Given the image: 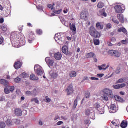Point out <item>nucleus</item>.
I'll list each match as a JSON object with an SVG mask.
<instances>
[{"label": "nucleus", "instance_id": "nucleus-26", "mask_svg": "<svg viewBox=\"0 0 128 128\" xmlns=\"http://www.w3.org/2000/svg\"><path fill=\"white\" fill-rule=\"evenodd\" d=\"M44 72L42 68H39L37 69L36 73L38 76H42V74H44Z\"/></svg>", "mask_w": 128, "mask_h": 128}, {"label": "nucleus", "instance_id": "nucleus-27", "mask_svg": "<svg viewBox=\"0 0 128 128\" xmlns=\"http://www.w3.org/2000/svg\"><path fill=\"white\" fill-rule=\"evenodd\" d=\"M122 128H126L128 127V122L126 120H123L120 124Z\"/></svg>", "mask_w": 128, "mask_h": 128}, {"label": "nucleus", "instance_id": "nucleus-4", "mask_svg": "<svg viewBox=\"0 0 128 128\" xmlns=\"http://www.w3.org/2000/svg\"><path fill=\"white\" fill-rule=\"evenodd\" d=\"M67 92V96H70L74 92V85L72 84H71L66 90Z\"/></svg>", "mask_w": 128, "mask_h": 128}, {"label": "nucleus", "instance_id": "nucleus-40", "mask_svg": "<svg viewBox=\"0 0 128 128\" xmlns=\"http://www.w3.org/2000/svg\"><path fill=\"white\" fill-rule=\"evenodd\" d=\"M104 6V3L100 2L98 4V8H102Z\"/></svg>", "mask_w": 128, "mask_h": 128}, {"label": "nucleus", "instance_id": "nucleus-33", "mask_svg": "<svg viewBox=\"0 0 128 128\" xmlns=\"http://www.w3.org/2000/svg\"><path fill=\"white\" fill-rule=\"evenodd\" d=\"M56 42H58L62 40V36L60 35L56 34L54 37Z\"/></svg>", "mask_w": 128, "mask_h": 128}, {"label": "nucleus", "instance_id": "nucleus-31", "mask_svg": "<svg viewBox=\"0 0 128 128\" xmlns=\"http://www.w3.org/2000/svg\"><path fill=\"white\" fill-rule=\"evenodd\" d=\"M96 27L98 30H104V25L100 24V22L96 24Z\"/></svg>", "mask_w": 128, "mask_h": 128}, {"label": "nucleus", "instance_id": "nucleus-14", "mask_svg": "<svg viewBox=\"0 0 128 128\" xmlns=\"http://www.w3.org/2000/svg\"><path fill=\"white\" fill-rule=\"evenodd\" d=\"M54 58L56 60H60L62 58V55L60 52H57L54 54Z\"/></svg>", "mask_w": 128, "mask_h": 128}, {"label": "nucleus", "instance_id": "nucleus-10", "mask_svg": "<svg viewBox=\"0 0 128 128\" xmlns=\"http://www.w3.org/2000/svg\"><path fill=\"white\" fill-rule=\"evenodd\" d=\"M14 114L17 116H22V111L19 108H16L14 110Z\"/></svg>", "mask_w": 128, "mask_h": 128}, {"label": "nucleus", "instance_id": "nucleus-49", "mask_svg": "<svg viewBox=\"0 0 128 128\" xmlns=\"http://www.w3.org/2000/svg\"><path fill=\"white\" fill-rule=\"evenodd\" d=\"M15 82H16L17 84H20V82H22V79L20 78H17L15 79Z\"/></svg>", "mask_w": 128, "mask_h": 128}, {"label": "nucleus", "instance_id": "nucleus-17", "mask_svg": "<svg viewBox=\"0 0 128 128\" xmlns=\"http://www.w3.org/2000/svg\"><path fill=\"white\" fill-rule=\"evenodd\" d=\"M0 84H3V86H4L6 88H8V84H10L8 82L4 79L0 80Z\"/></svg>", "mask_w": 128, "mask_h": 128}, {"label": "nucleus", "instance_id": "nucleus-23", "mask_svg": "<svg viewBox=\"0 0 128 128\" xmlns=\"http://www.w3.org/2000/svg\"><path fill=\"white\" fill-rule=\"evenodd\" d=\"M70 30H72V32H76V28L75 24H70Z\"/></svg>", "mask_w": 128, "mask_h": 128}, {"label": "nucleus", "instance_id": "nucleus-47", "mask_svg": "<svg viewBox=\"0 0 128 128\" xmlns=\"http://www.w3.org/2000/svg\"><path fill=\"white\" fill-rule=\"evenodd\" d=\"M77 106H78V98H76L74 102V105L73 106V108H76Z\"/></svg>", "mask_w": 128, "mask_h": 128}, {"label": "nucleus", "instance_id": "nucleus-29", "mask_svg": "<svg viewBox=\"0 0 128 128\" xmlns=\"http://www.w3.org/2000/svg\"><path fill=\"white\" fill-rule=\"evenodd\" d=\"M118 32H124L125 34H128V31L125 28H122L118 30Z\"/></svg>", "mask_w": 128, "mask_h": 128}, {"label": "nucleus", "instance_id": "nucleus-41", "mask_svg": "<svg viewBox=\"0 0 128 128\" xmlns=\"http://www.w3.org/2000/svg\"><path fill=\"white\" fill-rule=\"evenodd\" d=\"M36 34L39 36H42V30L38 29L36 30Z\"/></svg>", "mask_w": 128, "mask_h": 128}, {"label": "nucleus", "instance_id": "nucleus-39", "mask_svg": "<svg viewBox=\"0 0 128 128\" xmlns=\"http://www.w3.org/2000/svg\"><path fill=\"white\" fill-rule=\"evenodd\" d=\"M112 22H113L114 24H120V22H118V20H117L116 18H112Z\"/></svg>", "mask_w": 128, "mask_h": 128}, {"label": "nucleus", "instance_id": "nucleus-35", "mask_svg": "<svg viewBox=\"0 0 128 128\" xmlns=\"http://www.w3.org/2000/svg\"><path fill=\"white\" fill-rule=\"evenodd\" d=\"M126 82V79L124 78H122L120 79L118 81L116 82V84H122L124 82Z\"/></svg>", "mask_w": 128, "mask_h": 128}, {"label": "nucleus", "instance_id": "nucleus-16", "mask_svg": "<svg viewBox=\"0 0 128 128\" xmlns=\"http://www.w3.org/2000/svg\"><path fill=\"white\" fill-rule=\"evenodd\" d=\"M94 110V108H88L85 110V114L87 116H90V114H92V111Z\"/></svg>", "mask_w": 128, "mask_h": 128}, {"label": "nucleus", "instance_id": "nucleus-43", "mask_svg": "<svg viewBox=\"0 0 128 128\" xmlns=\"http://www.w3.org/2000/svg\"><path fill=\"white\" fill-rule=\"evenodd\" d=\"M4 92L6 94H8L10 93V89L6 87V88H4Z\"/></svg>", "mask_w": 128, "mask_h": 128}, {"label": "nucleus", "instance_id": "nucleus-38", "mask_svg": "<svg viewBox=\"0 0 128 128\" xmlns=\"http://www.w3.org/2000/svg\"><path fill=\"white\" fill-rule=\"evenodd\" d=\"M102 98H103L104 100H106V102H108V95L105 94L102 95Z\"/></svg>", "mask_w": 128, "mask_h": 128}, {"label": "nucleus", "instance_id": "nucleus-11", "mask_svg": "<svg viewBox=\"0 0 128 128\" xmlns=\"http://www.w3.org/2000/svg\"><path fill=\"white\" fill-rule=\"evenodd\" d=\"M45 60L47 64H49V66H54V61L51 60L50 57H47Z\"/></svg>", "mask_w": 128, "mask_h": 128}, {"label": "nucleus", "instance_id": "nucleus-13", "mask_svg": "<svg viewBox=\"0 0 128 128\" xmlns=\"http://www.w3.org/2000/svg\"><path fill=\"white\" fill-rule=\"evenodd\" d=\"M88 12H83L81 13L80 18L82 20H86L88 18Z\"/></svg>", "mask_w": 128, "mask_h": 128}, {"label": "nucleus", "instance_id": "nucleus-28", "mask_svg": "<svg viewBox=\"0 0 128 128\" xmlns=\"http://www.w3.org/2000/svg\"><path fill=\"white\" fill-rule=\"evenodd\" d=\"M99 16H104V18H106V16H108V14H106V11L103 10L99 12Z\"/></svg>", "mask_w": 128, "mask_h": 128}, {"label": "nucleus", "instance_id": "nucleus-2", "mask_svg": "<svg viewBox=\"0 0 128 128\" xmlns=\"http://www.w3.org/2000/svg\"><path fill=\"white\" fill-rule=\"evenodd\" d=\"M89 34L90 36H92V38H100L101 36L100 33L94 26H91L89 28Z\"/></svg>", "mask_w": 128, "mask_h": 128}, {"label": "nucleus", "instance_id": "nucleus-22", "mask_svg": "<svg viewBox=\"0 0 128 128\" xmlns=\"http://www.w3.org/2000/svg\"><path fill=\"white\" fill-rule=\"evenodd\" d=\"M110 126L112 128H118L120 125L116 122V121H112L110 124Z\"/></svg>", "mask_w": 128, "mask_h": 128}, {"label": "nucleus", "instance_id": "nucleus-61", "mask_svg": "<svg viewBox=\"0 0 128 128\" xmlns=\"http://www.w3.org/2000/svg\"><path fill=\"white\" fill-rule=\"evenodd\" d=\"M106 26L107 28L110 29V28H112V24H108L106 25Z\"/></svg>", "mask_w": 128, "mask_h": 128}, {"label": "nucleus", "instance_id": "nucleus-45", "mask_svg": "<svg viewBox=\"0 0 128 128\" xmlns=\"http://www.w3.org/2000/svg\"><path fill=\"white\" fill-rule=\"evenodd\" d=\"M94 44L95 46H100V40L98 39H95L94 40Z\"/></svg>", "mask_w": 128, "mask_h": 128}, {"label": "nucleus", "instance_id": "nucleus-21", "mask_svg": "<svg viewBox=\"0 0 128 128\" xmlns=\"http://www.w3.org/2000/svg\"><path fill=\"white\" fill-rule=\"evenodd\" d=\"M6 124L8 126H14V124L12 122V120L10 118H8V120L6 121Z\"/></svg>", "mask_w": 128, "mask_h": 128}, {"label": "nucleus", "instance_id": "nucleus-3", "mask_svg": "<svg viewBox=\"0 0 128 128\" xmlns=\"http://www.w3.org/2000/svg\"><path fill=\"white\" fill-rule=\"evenodd\" d=\"M108 54L110 56L117 58H120V56H122V52L118 50H110L108 52Z\"/></svg>", "mask_w": 128, "mask_h": 128}, {"label": "nucleus", "instance_id": "nucleus-46", "mask_svg": "<svg viewBox=\"0 0 128 128\" xmlns=\"http://www.w3.org/2000/svg\"><path fill=\"white\" fill-rule=\"evenodd\" d=\"M2 12H4V7L0 5V17L2 16Z\"/></svg>", "mask_w": 128, "mask_h": 128}, {"label": "nucleus", "instance_id": "nucleus-19", "mask_svg": "<svg viewBox=\"0 0 128 128\" xmlns=\"http://www.w3.org/2000/svg\"><path fill=\"white\" fill-rule=\"evenodd\" d=\"M62 52L64 54L68 56V47L66 46H63L62 48Z\"/></svg>", "mask_w": 128, "mask_h": 128}, {"label": "nucleus", "instance_id": "nucleus-37", "mask_svg": "<svg viewBox=\"0 0 128 128\" xmlns=\"http://www.w3.org/2000/svg\"><path fill=\"white\" fill-rule=\"evenodd\" d=\"M20 76L21 78H28V75L26 72L22 73Z\"/></svg>", "mask_w": 128, "mask_h": 128}, {"label": "nucleus", "instance_id": "nucleus-63", "mask_svg": "<svg viewBox=\"0 0 128 128\" xmlns=\"http://www.w3.org/2000/svg\"><path fill=\"white\" fill-rule=\"evenodd\" d=\"M4 38H0V44H2L4 43Z\"/></svg>", "mask_w": 128, "mask_h": 128}, {"label": "nucleus", "instance_id": "nucleus-50", "mask_svg": "<svg viewBox=\"0 0 128 128\" xmlns=\"http://www.w3.org/2000/svg\"><path fill=\"white\" fill-rule=\"evenodd\" d=\"M31 102H34L36 104H39L40 101H38V100L37 99V98H32L31 100Z\"/></svg>", "mask_w": 128, "mask_h": 128}, {"label": "nucleus", "instance_id": "nucleus-32", "mask_svg": "<svg viewBox=\"0 0 128 128\" xmlns=\"http://www.w3.org/2000/svg\"><path fill=\"white\" fill-rule=\"evenodd\" d=\"M1 30L4 32H6L8 31V26L3 24L1 26Z\"/></svg>", "mask_w": 128, "mask_h": 128}, {"label": "nucleus", "instance_id": "nucleus-44", "mask_svg": "<svg viewBox=\"0 0 128 128\" xmlns=\"http://www.w3.org/2000/svg\"><path fill=\"white\" fill-rule=\"evenodd\" d=\"M85 98H90V92H86L85 94Z\"/></svg>", "mask_w": 128, "mask_h": 128}, {"label": "nucleus", "instance_id": "nucleus-18", "mask_svg": "<svg viewBox=\"0 0 128 128\" xmlns=\"http://www.w3.org/2000/svg\"><path fill=\"white\" fill-rule=\"evenodd\" d=\"M98 68L100 70H106L107 68H110V65H108L106 66V64H104L102 66H98Z\"/></svg>", "mask_w": 128, "mask_h": 128}, {"label": "nucleus", "instance_id": "nucleus-6", "mask_svg": "<svg viewBox=\"0 0 128 128\" xmlns=\"http://www.w3.org/2000/svg\"><path fill=\"white\" fill-rule=\"evenodd\" d=\"M104 92L105 94L108 95L109 98H114V94L112 93V90L106 88L104 90Z\"/></svg>", "mask_w": 128, "mask_h": 128}, {"label": "nucleus", "instance_id": "nucleus-25", "mask_svg": "<svg viewBox=\"0 0 128 128\" xmlns=\"http://www.w3.org/2000/svg\"><path fill=\"white\" fill-rule=\"evenodd\" d=\"M50 74L52 78L56 79L58 78V74H56V72H54V71L52 70L50 72Z\"/></svg>", "mask_w": 128, "mask_h": 128}, {"label": "nucleus", "instance_id": "nucleus-36", "mask_svg": "<svg viewBox=\"0 0 128 128\" xmlns=\"http://www.w3.org/2000/svg\"><path fill=\"white\" fill-rule=\"evenodd\" d=\"M115 100H117V102H122V100H124L122 98L118 96H115Z\"/></svg>", "mask_w": 128, "mask_h": 128}, {"label": "nucleus", "instance_id": "nucleus-15", "mask_svg": "<svg viewBox=\"0 0 128 128\" xmlns=\"http://www.w3.org/2000/svg\"><path fill=\"white\" fill-rule=\"evenodd\" d=\"M22 63L20 62H15L14 65V68H16V70H20V68H22Z\"/></svg>", "mask_w": 128, "mask_h": 128}, {"label": "nucleus", "instance_id": "nucleus-58", "mask_svg": "<svg viewBox=\"0 0 128 128\" xmlns=\"http://www.w3.org/2000/svg\"><path fill=\"white\" fill-rule=\"evenodd\" d=\"M90 80H100V79L98 78H95V77H92L90 78Z\"/></svg>", "mask_w": 128, "mask_h": 128}, {"label": "nucleus", "instance_id": "nucleus-34", "mask_svg": "<svg viewBox=\"0 0 128 128\" xmlns=\"http://www.w3.org/2000/svg\"><path fill=\"white\" fill-rule=\"evenodd\" d=\"M76 76H77L76 72L74 71H72L71 72H70V78H76Z\"/></svg>", "mask_w": 128, "mask_h": 128}, {"label": "nucleus", "instance_id": "nucleus-62", "mask_svg": "<svg viewBox=\"0 0 128 128\" xmlns=\"http://www.w3.org/2000/svg\"><path fill=\"white\" fill-rule=\"evenodd\" d=\"M26 94H27V96H32V93L30 91H28L26 92Z\"/></svg>", "mask_w": 128, "mask_h": 128}, {"label": "nucleus", "instance_id": "nucleus-64", "mask_svg": "<svg viewBox=\"0 0 128 128\" xmlns=\"http://www.w3.org/2000/svg\"><path fill=\"white\" fill-rule=\"evenodd\" d=\"M104 76V74H97V76L98 78H102Z\"/></svg>", "mask_w": 128, "mask_h": 128}, {"label": "nucleus", "instance_id": "nucleus-30", "mask_svg": "<svg viewBox=\"0 0 128 128\" xmlns=\"http://www.w3.org/2000/svg\"><path fill=\"white\" fill-rule=\"evenodd\" d=\"M31 80H38V78L36 76V75L32 74L30 76Z\"/></svg>", "mask_w": 128, "mask_h": 128}, {"label": "nucleus", "instance_id": "nucleus-52", "mask_svg": "<svg viewBox=\"0 0 128 128\" xmlns=\"http://www.w3.org/2000/svg\"><path fill=\"white\" fill-rule=\"evenodd\" d=\"M6 123H4V122H2L0 124V128H6Z\"/></svg>", "mask_w": 128, "mask_h": 128}, {"label": "nucleus", "instance_id": "nucleus-51", "mask_svg": "<svg viewBox=\"0 0 128 128\" xmlns=\"http://www.w3.org/2000/svg\"><path fill=\"white\" fill-rule=\"evenodd\" d=\"M120 72H121L120 68L118 67L116 71V74H120Z\"/></svg>", "mask_w": 128, "mask_h": 128}, {"label": "nucleus", "instance_id": "nucleus-54", "mask_svg": "<svg viewBox=\"0 0 128 128\" xmlns=\"http://www.w3.org/2000/svg\"><path fill=\"white\" fill-rule=\"evenodd\" d=\"M120 88H126V84H119Z\"/></svg>", "mask_w": 128, "mask_h": 128}, {"label": "nucleus", "instance_id": "nucleus-60", "mask_svg": "<svg viewBox=\"0 0 128 128\" xmlns=\"http://www.w3.org/2000/svg\"><path fill=\"white\" fill-rule=\"evenodd\" d=\"M57 126H62V124H64V122L62 121H60L56 124Z\"/></svg>", "mask_w": 128, "mask_h": 128}, {"label": "nucleus", "instance_id": "nucleus-8", "mask_svg": "<svg viewBox=\"0 0 128 128\" xmlns=\"http://www.w3.org/2000/svg\"><path fill=\"white\" fill-rule=\"evenodd\" d=\"M117 14H122L124 12V9L120 5H117L114 8Z\"/></svg>", "mask_w": 128, "mask_h": 128}, {"label": "nucleus", "instance_id": "nucleus-53", "mask_svg": "<svg viewBox=\"0 0 128 128\" xmlns=\"http://www.w3.org/2000/svg\"><path fill=\"white\" fill-rule=\"evenodd\" d=\"M128 39H126V40H122V44H128Z\"/></svg>", "mask_w": 128, "mask_h": 128}, {"label": "nucleus", "instance_id": "nucleus-55", "mask_svg": "<svg viewBox=\"0 0 128 128\" xmlns=\"http://www.w3.org/2000/svg\"><path fill=\"white\" fill-rule=\"evenodd\" d=\"M14 122L16 124H17V125L20 124V121L18 120H14Z\"/></svg>", "mask_w": 128, "mask_h": 128}, {"label": "nucleus", "instance_id": "nucleus-59", "mask_svg": "<svg viewBox=\"0 0 128 128\" xmlns=\"http://www.w3.org/2000/svg\"><path fill=\"white\" fill-rule=\"evenodd\" d=\"M90 124V120H84L85 124Z\"/></svg>", "mask_w": 128, "mask_h": 128}, {"label": "nucleus", "instance_id": "nucleus-56", "mask_svg": "<svg viewBox=\"0 0 128 128\" xmlns=\"http://www.w3.org/2000/svg\"><path fill=\"white\" fill-rule=\"evenodd\" d=\"M46 102H52V100H50V98L48 96H46Z\"/></svg>", "mask_w": 128, "mask_h": 128}, {"label": "nucleus", "instance_id": "nucleus-5", "mask_svg": "<svg viewBox=\"0 0 128 128\" xmlns=\"http://www.w3.org/2000/svg\"><path fill=\"white\" fill-rule=\"evenodd\" d=\"M48 8H49L52 9V10L53 12H54V14H62V9L60 8V9H59V10H55L54 8V6H52V4H49L48 6Z\"/></svg>", "mask_w": 128, "mask_h": 128}, {"label": "nucleus", "instance_id": "nucleus-12", "mask_svg": "<svg viewBox=\"0 0 128 128\" xmlns=\"http://www.w3.org/2000/svg\"><path fill=\"white\" fill-rule=\"evenodd\" d=\"M110 112L112 114H116L118 112V108L114 104H112L110 106Z\"/></svg>", "mask_w": 128, "mask_h": 128}, {"label": "nucleus", "instance_id": "nucleus-9", "mask_svg": "<svg viewBox=\"0 0 128 128\" xmlns=\"http://www.w3.org/2000/svg\"><path fill=\"white\" fill-rule=\"evenodd\" d=\"M11 12L12 10H6L4 12L3 11L2 16L4 18H8V16H10Z\"/></svg>", "mask_w": 128, "mask_h": 128}, {"label": "nucleus", "instance_id": "nucleus-1", "mask_svg": "<svg viewBox=\"0 0 128 128\" xmlns=\"http://www.w3.org/2000/svg\"><path fill=\"white\" fill-rule=\"evenodd\" d=\"M10 38L13 46H14V48L22 46L26 44V38H20L18 36L16 37V35L14 33L11 34Z\"/></svg>", "mask_w": 128, "mask_h": 128}, {"label": "nucleus", "instance_id": "nucleus-48", "mask_svg": "<svg viewBox=\"0 0 128 128\" xmlns=\"http://www.w3.org/2000/svg\"><path fill=\"white\" fill-rule=\"evenodd\" d=\"M8 88H9V90L10 92H14V86H8Z\"/></svg>", "mask_w": 128, "mask_h": 128}, {"label": "nucleus", "instance_id": "nucleus-42", "mask_svg": "<svg viewBox=\"0 0 128 128\" xmlns=\"http://www.w3.org/2000/svg\"><path fill=\"white\" fill-rule=\"evenodd\" d=\"M94 108H96V110H98L100 108V105L98 103H96L94 106Z\"/></svg>", "mask_w": 128, "mask_h": 128}, {"label": "nucleus", "instance_id": "nucleus-7", "mask_svg": "<svg viewBox=\"0 0 128 128\" xmlns=\"http://www.w3.org/2000/svg\"><path fill=\"white\" fill-rule=\"evenodd\" d=\"M36 36V35L34 34V32H31L30 33V38L28 40V42L29 44H32V42L36 40V38H34Z\"/></svg>", "mask_w": 128, "mask_h": 128}, {"label": "nucleus", "instance_id": "nucleus-24", "mask_svg": "<svg viewBox=\"0 0 128 128\" xmlns=\"http://www.w3.org/2000/svg\"><path fill=\"white\" fill-rule=\"evenodd\" d=\"M86 58H96V54L94 52H90L86 55Z\"/></svg>", "mask_w": 128, "mask_h": 128}, {"label": "nucleus", "instance_id": "nucleus-20", "mask_svg": "<svg viewBox=\"0 0 128 128\" xmlns=\"http://www.w3.org/2000/svg\"><path fill=\"white\" fill-rule=\"evenodd\" d=\"M118 20H119L120 22L122 24L124 22V15L122 14H119L117 16Z\"/></svg>", "mask_w": 128, "mask_h": 128}, {"label": "nucleus", "instance_id": "nucleus-57", "mask_svg": "<svg viewBox=\"0 0 128 128\" xmlns=\"http://www.w3.org/2000/svg\"><path fill=\"white\" fill-rule=\"evenodd\" d=\"M113 88L115 90H120V84L116 85V86H114Z\"/></svg>", "mask_w": 128, "mask_h": 128}]
</instances>
